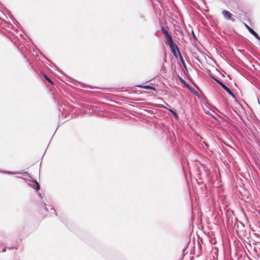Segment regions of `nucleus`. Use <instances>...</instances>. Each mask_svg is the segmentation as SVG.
<instances>
[{
    "mask_svg": "<svg viewBox=\"0 0 260 260\" xmlns=\"http://www.w3.org/2000/svg\"><path fill=\"white\" fill-rule=\"evenodd\" d=\"M169 46L173 55L175 57H177V53L179 55V51H180L177 44L174 43Z\"/></svg>",
    "mask_w": 260,
    "mask_h": 260,
    "instance_id": "f257e3e1",
    "label": "nucleus"
},
{
    "mask_svg": "<svg viewBox=\"0 0 260 260\" xmlns=\"http://www.w3.org/2000/svg\"><path fill=\"white\" fill-rule=\"evenodd\" d=\"M221 13L224 19L226 20H230L232 22H234L235 21V18L232 17V14L229 11L223 10Z\"/></svg>",
    "mask_w": 260,
    "mask_h": 260,
    "instance_id": "f03ea898",
    "label": "nucleus"
},
{
    "mask_svg": "<svg viewBox=\"0 0 260 260\" xmlns=\"http://www.w3.org/2000/svg\"><path fill=\"white\" fill-rule=\"evenodd\" d=\"M220 86L224 89L227 93L230 95L232 98L234 99H236L235 95L232 92V91L229 88H228L224 84H223L222 82H220L219 83Z\"/></svg>",
    "mask_w": 260,
    "mask_h": 260,
    "instance_id": "7ed1b4c3",
    "label": "nucleus"
},
{
    "mask_svg": "<svg viewBox=\"0 0 260 260\" xmlns=\"http://www.w3.org/2000/svg\"><path fill=\"white\" fill-rule=\"evenodd\" d=\"M246 27L248 30L249 32L252 34L256 39L260 41V36L258 35V34L248 25L246 24Z\"/></svg>",
    "mask_w": 260,
    "mask_h": 260,
    "instance_id": "20e7f679",
    "label": "nucleus"
},
{
    "mask_svg": "<svg viewBox=\"0 0 260 260\" xmlns=\"http://www.w3.org/2000/svg\"><path fill=\"white\" fill-rule=\"evenodd\" d=\"M165 43L167 45H170L174 43L171 34H170L165 37Z\"/></svg>",
    "mask_w": 260,
    "mask_h": 260,
    "instance_id": "39448f33",
    "label": "nucleus"
},
{
    "mask_svg": "<svg viewBox=\"0 0 260 260\" xmlns=\"http://www.w3.org/2000/svg\"><path fill=\"white\" fill-rule=\"evenodd\" d=\"M167 105L170 107V109H168V111L170 113H171L175 119H178L179 118L178 114L171 107V106L167 104Z\"/></svg>",
    "mask_w": 260,
    "mask_h": 260,
    "instance_id": "423d86ee",
    "label": "nucleus"
},
{
    "mask_svg": "<svg viewBox=\"0 0 260 260\" xmlns=\"http://www.w3.org/2000/svg\"><path fill=\"white\" fill-rule=\"evenodd\" d=\"M179 80L181 83H183L184 86L188 89L191 90L192 89V87L188 84L185 80H184L182 77H179Z\"/></svg>",
    "mask_w": 260,
    "mask_h": 260,
    "instance_id": "0eeeda50",
    "label": "nucleus"
},
{
    "mask_svg": "<svg viewBox=\"0 0 260 260\" xmlns=\"http://www.w3.org/2000/svg\"><path fill=\"white\" fill-rule=\"evenodd\" d=\"M137 86L140 87L141 88L146 89H150V90H152L153 91L156 90V89L155 87L151 86L150 85H138Z\"/></svg>",
    "mask_w": 260,
    "mask_h": 260,
    "instance_id": "6e6552de",
    "label": "nucleus"
},
{
    "mask_svg": "<svg viewBox=\"0 0 260 260\" xmlns=\"http://www.w3.org/2000/svg\"><path fill=\"white\" fill-rule=\"evenodd\" d=\"M179 59L180 60V61L181 62V63L182 64L183 67L186 69L187 70V67H186V65L185 64V61L182 56V54L180 52V51H179Z\"/></svg>",
    "mask_w": 260,
    "mask_h": 260,
    "instance_id": "1a4fd4ad",
    "label": "nucleus"
},
{
    "mask_svg": "<svg viewBox=\"0 0 260 260\" xmlns=\"http://www.w3.org/2000/svg\"><path fill=\"white\" fill-rule=\"evenodd\" d=\"M32 182L35 184V186H32V187L36 190H39L40 188V186L39 183L35 180H33Z\"/></svg>",
    "mask_w": 260,
    "mask_h": 260,
    "instance_id": "9d476101",
    "label": "nucleus"
},
{
    "mask_svg": "<svg viewBox=\"0 0 260 260\" xmlns=\"http://www.w3.org/2000/svg\"><path fill=\"white\" fill-rule=\"evenodd\" d=\"M160 30H161L163 34L165 35V37L170 35V34L168 32V30L165 28L164 26H161L160 28Z\"/></svg>",
    "mask_w": 260,
    "mask_h": 260,
    "instance_id": "9b49d317",
    "label": "nucleus"
},
{
    "mask_svg": "<svg viewBox=\"0 0 260 260\" xmlns=\"http://www.w3.org/2000/svg\"><path fill=\"white\" fill-rule=\"evenodd\" d=\"M210 77L213 80H214L216 83H217L219 85V83L220 82H222L221 81H220L219 80L217 79L216 78H215L213 75H209Z\"/></svg>",
    "mask_w": 260,
    "mask_h": 260,
    "instance_id": "f8f14e48",
    "label": "nucleus"
},
{
    "mask_svg": "<svg viewBox=\"0 0 260 260\" xmlns=\"http://www.w3.org/2000/svg\"><path fill=\"white\" fill-rule=\"evenodd\" d=\"M43 76H44V77L45 78V79L46 80H47L50 83H51L52 84H53V81L51 80V79L47 75H46L45 74H43Z\"/></svg>",
    "mask_w": 260,
    "mask_h": 260,
    "instance_id": "ddd939ff",
    "label": "nucleus"
},
{
    "mask_svg": "<svg viewBox=\"0 0 260 260\" xmlns=\"http://www.w3.org/2000/svg\"><path fill=\"white\" fill-rule=\"evenodd\" d=\"M206 113L207 115H209V116H211V117H212V118H213V119H215V120H217L216 117L215 116L213 115H212V114H211L209 111H207V112H206Z\"/></svg>",
    "mask_w": 260,
    "mask_h": 260,
    "instance_id": "4468645a",
    "label": "nucleus"
},
{
    "mask_svg": "<svg viewBox=\"0 0 260 260\" xmlns=\"http://www.w3.org/2000/svg\"><path fill=\"white\" fill-rule=\"evenodd\" d=\"M189 90L191 92H192V93H193L195 95H196L197 96L199 95V93L194 88H192V89Z\"/></svg>",
    "mask_w": 260,
    "mask_h": 260,
    "instance_id": "2eb2a0df",
    "label": "nucleus"
},
{
    "mask_svg": "<svg viewBox=\"0 0 260 260\" xmlns=\"http://www.w3.org/2000/svg\"><path fill=\"white\" fill-rule=\"evenodd\" d=\"M3 173H5V174H16V173H13L12 172H9V171H6Z\"/></svg>",
    "mask_w": 260,
    "mask_h": 260,
    "instance_id": "dca6fc26",
    "label": "nucleus"
},
{
    "mask_svg": "<svg viewBox=\"0 0 260 260\" xmlns=\"http://www.w3.org/2000/svg\"><path fill=\"white\" fill-rule=\"evenodd\" d=\"M191 34H192V37H193V38L196 40H197V39L196 36V35H195V34H194V33L193 32V31H192Z\"/></svg>",
    "mask_w": 260,
    "mask_h": 260,
    "instance_id": "f3484780",
    "label": "nucleus"
},
{
    "mask_svg": "<svg viewBox=\"0 0 260 260\" xmlns=\"http://www.w3.org/2000/svg\"><path fill=\"white\" fill-rule=\"evenodd\" d=\"M51 209L53 210L54 213H55V214L57 216V214L56 213V211H55V209H54L52 207H51Z\"/></svg>",
    "mask_w": 260,
    "mask_h": 260,
    "instance_id": "a211bd4d",
    "label": "nucleus"
},
{
    "mask_svg": "<svg viewBox=\"0 0 260 260\" xmlns=\"http://www.w3.org/2000/svg\"><path fill=\"white\" fill-rule=\"evenodd\" d=\"M166 109L168 110V109H170V107L167 106V107H164Z\"/></svg>",
    "mask_w": 260,
    "mask_h": 260,
    "instance_id": "6ab92c4d",
    "label": "nucleus"
},
{
    "mask_svg": "<svg viewBox=\"0 0 260 260\" xmlns=\"http://www.w3.org/2000/svg\"><path fill=\"white\" fill-rule=\"evenodd\" d=\"M5 251H6V249L5 248L2 250V252H5Z\"/></svg>",
    "mask_w": 260,
    "mask_h": 260,
    "instance_id": "aec40b11",
    "label": "nucleus"
},
{
    "mask_svg": "<svg viewBox=\"0 0 260 260\" xmlns=\"http://www.w3.org/2000/svg\"><path fill=\"white\" fill-rule=\"evenodd\" d=\"M8 248H9V249H12L13 248H12V247H8Z\"/></svg>",
    "mask_w": 260,
    "mask_h": 260,
    "instance_id": "412c9836",
    "label": "nucleus"
},
{
    "mask_svg": "<svg viewBox=\"0 0 260 260\" xmlns=\"http://www.w3.org/2000/svg\"><path fill=\"white\" fill-rule=\"evenodd\" d=\"M25 174H27V175L29 176V175L27 173V172H25Z\"/></svg>",
    "mask_w": 260,
    "mask_h": 260,
    "instance_id": "4be33fe9",
    "label": "nucleus"
},
{
    "mask_svg": "<svg viewBox=\"0 0 260 260\" xmlns=\"http://www.w3.org/2000/svg\"><path fill=\"white\" fill-rule=\"evenodd\" d=\"M141 17L142 18H144V17L143 15L141 16Z\"/></svg>",
    "mask_w": 260,
    "mask_h": 260,
    "instance_id": "5701e85b",
    "label": "nucleus"
}]
</instances>
